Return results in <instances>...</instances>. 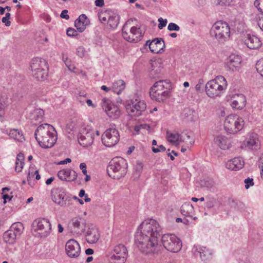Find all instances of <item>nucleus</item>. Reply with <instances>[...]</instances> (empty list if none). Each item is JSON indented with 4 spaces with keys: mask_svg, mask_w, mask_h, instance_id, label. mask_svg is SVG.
Listing matches in <instances>:
<instances>
[{
    "mask_svg": "<svg viewBox=\"0 0 263 263\" xmlns=\"http://www.w3.org/2000/svg\"><path fill=\"white\" fill-rule=\"evenodd\" d=\"M162 228L158 222L152 218L144 220L135 235V243L139 250L145 254L154 253L158 245V236Z\"/></svg>",
    "mask_w": 263,
    "mask_h": 263,
    "instance_id": "nucleus-1",
    "label": "nucleus"
},
{
    "mask_svg": "<svg viewBox=\"0 0 263 263\" xmlns=\"http://www.w3.org/2000/svg\"><path fill=\"white\" fill-rule=\"evenodd\" d=\"M34 136L39 145L44 148L52 147L57 140L55 128L47 123L38 126L35 131Z\"/></svg>",
    "mask_w": 263,
    "mask_h": 263,
    "instance_id": "nucleus-2",
    "label": "nucleus"
},
{
    "mask_svg": "<svg viewBox=\"0 0 263 263\" xmlns=\"http://www.w3.org/2000/svg\"><path fill=\"white\" fill-rule=\"evenodd\" d=\"M170 82L168 80H159L151 88L149 95L151 98L158 102H163L170 96Z\"/></svg>",
    "mask_w": 263,
    "mask_h": 263,
    "instance_id": "nucleus-3",
    "label": "nucleus"
},
{
    "mask_svg": "<svg viewBox=\"0 0 263 263\" xmlns=\"http://www.w3.org/2000/svg\"><path fill=\"white\" fill-rule=\"evenodd\" d=\"M127 163L122 157H115L109 162L107 168L108 175L115 179H119L127 173Z\"/></svg>",
    "mask_w": 263,
    "mask_h": 263,
    "instance_id": "nucleus-4",
    "label": "nucleus"
},
{
    "mask_svg": "<svg viewBox=\"0 0 263 263\" xmlns=\"http://www.w3.org/2000/svg\"><path fill=\"white\" fill-rule=\"evenodd\" d=\"M210 33L219 43L223 44L230 39V27L225 22H217L212 26Z\"/></svg>",
    "mask_w": 263,
    "mask_h": 263,
    "instance_id": "nucleus-5",
    "label": "nucleus"
},
{
    "mask_svg": "<svg viewBox=\"0 0 263 263\" xmlns=\"http://www.w3.org/2000/svg\"><path fill=\"white\" fill-rule=\"evenodd\" d=\"M227 86L226 79L222 76H218L206 84L205 91L209 97L215 98L220 96Z\"/></svg>",
    "mask_w": 263,
    "mask_h": 263,
    "instance_id": "nucleus-6",
    "label": "nucleus"
},
{
    "mask_svg": "<svg viewBox=\"0 0 263 263\" xmlns=\"http://www.w3.org/2000/svg\"><path fill=\"white\" fill-rule=\"evenodd\" d=\"M33 77L39 81H43L48 76V67L45 60L35 58L32 60L30 64Z\"/></svg>",
    "mask_w": 263,
    "mask_h": 263,
    "instance_id": "nucleus-7",
    "label": "nucleus"
},
{
    "mask_svg": "<svg viewBox=\"0 0 263 263\" xmlns=\"http://www.w3.org/2000/svg\"><path fill=\"white\" fill-rule=\"evenodd\" d=\"M244 121L236 115H230L225 119L224 128L229 134H234L241 130L243 127Z\"/></svg>",
    "mask_w": 263,
    "mask_h": 263,
    "instance_id": "nucleus-8",
    "label": "nucleus"
},
{
    "mask_svg": "<svg viewBox=\"0 0 263 263\" xmlns=\"http://www.w3.org/2000/svg\"><path fill=\"white\" fill-rule=\"evenodd\" d=\"M161 242L163 247L172 252H178L182 247V243L179 238L172 234H166L162 235Z\"/></svg>",
    "mask_w": 263,
    "mask_h": 263,
    "instance_id": "nucleus-9",
    "label": "nucleus"
},
{
    "mask_svg": "<svg viewBox=\"0 0 263 263\" xmlns=\"http://www.w3.org/2000/svg\"><path fill=\"white\" fill-rule=\"evenodd\" d=\"M99 132L97 130L91 129L89 127L84 128L79 135V142L83 147H88L92 144L95 137H99Z\"/></svg>",
    "mask_w": 263,
    "mask_h": 263,
    "instance_id": "nucleus-10",
    "label": "nucleus"
},
{
    "mask_svg": "<svg viewBox=\"0 0 263 263\" xmlns=\"http://www.w3.org/2000/svg\"><path fill=\"white\" fill-rule=\"evenodd\" d=\"M120 135L119 131L114 127L107 129L102 135V143L107 147H111L115 145L119 141Z\"/></svg>",
    "mask_w": 263,
    "mask_h": 263,
    "instance_id": "nucleus-11",
    "label": "nucleus"
},
{
    "mask_svg": "<svg viewBox=\"0 0 263 263\" xmlns=\"http://www.w3.org/2000/svg\"><path fill=\"white\" fill-rule=\"evenodd\" d=\"M52 199L57 204L66 208L72 205L71 197L67 194L62 188H57L52 195Z\"/></svg>",
    "mask_w": 263,
    "mask_h": 263,
    "instance_id": "nucleus-12",
    "label": "nucleus"
},
{
    "mask_svg": "<svg viewBox=\"0 0 263 263\" xmlns=\"http://www.w3.org/2000/svg\"><path fill=\"white\" fill-rule=\"evenodd\" d=\"M101 106L110 118L116 119L120 117L121 111L119 108L109 99L103 98L102 100Z\"/></svg>",
    "mask_w": 263,
    "mask_h": 263,
    "instance_id": "nucleus-13",
    "label": "nucleus"
},
{
    "mask_svg": "<svg viewBox=\"0 0 263 263\" xmlns=\"http://www.w3.org/2000/svg\"><path fill=\"white\" fill-rule=\"evenodd\" d=\"M146 108V104L144 101L140 100L138 98L132 100L131 104L126 107L127 112L131 116L139 117L142 115Z\"/></svg>",
    "mask_w": 263,
    "mask_h": 263,
    "instance_id": "nucleus-14",
    "label": "nucleus"
},
{
    "mask_svg": "<svg viewBox=\"0 0 263 263\" xmlns=\"http://www.w3.org/2000/svg\"><path fill=\"white\" fill-rule=\"evenodd\" d=\"M33 224H36L37 231L41 237H47L51 232V224L47 218H38L33 222Z\"/></svg>",
    "mask_w": 263,
    "mask_h": 263,
    "instance_id": "nucleus-15",
    "label": "nucleus"
},
{
    "mask_svg": "<svg viewBox=\"0 0 263 263\" xmlns=\"http://www.w3.org/2000/svg\"><path fill=\"white\" fill-rule=\"evenodd\" d=\"M125 27L122 29V36L123 38L129 42L136 43L140 41L143 34L139 28L134 26L130 28L129 34L125 31Z\"/></svg>",
    "mask_w": 263,
    "mask_h": 263,
    "instance_id": "nucleus-16",
    "label": "nucleus"
},
{
    "mask_svg": "<svg viewBox=\"0 0 263 263\" xmlns=\"http://www.w3.org/2000/svg\"><path fill=\"white\" fill-rule=\"evenodd\" d=\"M68 227L72 232L81 234L85 229V220L79 217H74L69 222Z\"/></svg>",
    "mask_w": 263,
    "mask_h": 263,
    "instance_id": "nucleus-17",
    "label": "nucleus"
},
{
    "mask_svg": "<svg viewBox=\"0 0 263 263\" xmlns=\"http://www.w3.org/2000/svg\"><path fill=\"white\" fill-rule=\"evenodd\" d=\"M65 251L69 257L76 258L80 255L81 252L80 246L76 240L70 239L66 243Z\"/></svg>",
    "mask_w": 263,
    "mask_h": 263,
    "instance_id": "nucleus-18",
    "label": "nucleus"
},
{
    "mask_svg": "<svg viewBox=\"0 0 263 263\" xmlns=\"http://www.w3.org/2000/svg\"><path fill=\"white\" fill-rule=\"evenodd\" d=\"M241 63V57L238 55L231 54L225 63L227 70L234 71L238 69Z\"/></svg>",
    "mask_w": 263,
    "mask_h": 263,
    "instance_id": "nucleus-19",
    "label": "nucleus"
},
{
    "mask_svg": "<svg viewBox=\"0 0 263 263\" xmlns=\"http://www.w3.org/2000/svg\"><path fill=\"white\" fill-rule=\"evenodd\" d=\"M245 145L249 149L254 150L259 147L258 135L254 133H249L244 142Z\"/></svg>",
    "mask_w": 263,
    "mask_h": 263,
    "instance_id": "nucleus-20",
    "label": "nucleus"
},
{
    "mask_svg": "<svg viewBox=\"0 0 263 263\" xmlns=\"http://www.w3.org/2000/svg\"><path fill=\"white\" fill-rule=\"evenodd\" d=\"M151 51L154 53H159L163 51L165 43L162 38H155L148 44Z\"/></svg>",
    "mask_w": 263,
    "mask_h": 263,
    "instance_id": "nucleus-21",
    "label": "nucleus"
},
{
    "mask_svg": "<svg viewBox=\"0 0 263 263\" xmlns=\"http://www.w3.org/2000/svg\"><path fill=\"white\" fill-rule=\"evenodd\" d=\"M246 98L242 94H236L231 99V105L233 108L241 109L246 105Z\"/></svg>",
    "mask_w": 263,
    "mask_h": 263,
    "instance_id": "nucleus-22",
    "label": "nucleus"
},
{
    "mask_svg": "<svg viewBox=\"0 0 263 263\" xmlns=\"http://www.w3.org/2000/svg\"><path fill=\"white\" fill-rule=\"evenodd\" d=\"M77 176V173L74 170L69 168L62 170L58 173V176L61 180L68 181L75 180Z\"/></svg>",
    "mask_w": 263,
    "mask_h": 263,
    "instance_id": "nucleus-23",
    "label": "nucleus"
},
{
    "mask_svg": "<svg viewBox=\"0 0 263 263\" xmlns=\"http://www.w3.org/2000/svg\"><path fill=\"white\" fill-rule=\"evenodd\" d=\"M87 241L89 243L97 242L100 238V234L98 230L95 227H89L86 233Z\"/></svg>",
    "mask_w": 263,
    "mask_h": 263,
    "instance_id": "nucleus-24",
    "label": "nucleus"
},
{
    "mask_svg": "<svg viewBox=\"0 0 263 263\" xmlns=\"http://www.w3.org/2000/svg\"><path fill=\"white\" fill-rule=\"evenodd\" d=\"M89 23V20L87 16L84 14H82L75 21L74 25L78 31L82 32Z\"/></svg>",
    "mask_w": 263,
    "mask_h": 263,
    "instance_id": "nucleus-25",
    "label": "nucleus"
},
{
    "mask_svg": "<svg viewBox=\"0 0 263 263\" xmlns=\"http://www.w3.org/2000/svg\"><path fill=\"white\" fill-rule=\"evenodd\" d=\"M245 43L248 48L251 49H258L261 45L260 41L257 36L250 34H247L245 40Z\"/></svg>",
    "mask_w": 263,
    "mask_h": 263,
    "instance_id": "nucleus-26",
    "label": "nucleus"
},
{
    "mask_svg": "<svg viewBox=\"0 0 263 263\" xmlns=\"http://www.w3.org/2000/svg\"><path fill=\"white\" fill-rule=\"evenodd\" d=\"M244 161L240 157L234 158L229 160L226 163L227 168L231 170H238L243 167Z\"/></svg>",
    "mask_w": 263,
    "mask_h": 263,
    "instance_id": "nucleus-27",
    "label": "nucleus"
},
{
    "mask_svg": "<svg viewBox=\"0 0 263 263\" xmlns=\"http://www.w3.org/2000/svg\"><path fill=\"white\" fill-rule=\"evenodd\" d=\"M117 255H120L123 258H127L128 251L126 247L123 244H118L116 245L114 249L110 252Z\"/></svg>",
    "mask_w": 263,
    "mask_h": 263,
    "instance_id": "nucleus-28",
    "label": "nucleus"
},
{
    "mask_svg": "<svg viewBox=\"0 0 263 263\" xmlns=\"http://www.w3.org/2000/svg\"><path fill=\"white\" fill-rule=\"evenodd\" d=\"M196 251L199 254L201 260L206 261L212 258V253L210 250L204 247H198L196 248Z\"/></svg>",
    "mask_w": 263,
    "mask_h": 263,
    "instance_id": "nucleus-29",
    "label": "nucleus"
},
{
    "mask_svg": "<svg viewBox=\"0 0 263 263\" xmlns=\"http://www.w3.org/2000/svg\"><path fill=\"white\" fill-rule=\"evenodd\" d=\"M119 15L116 12H111L109 16H108L107 24L111 28L115 29L119 23Z\"/></svg>",
    "mask_w": 263,
    "mask_h": 263,
    "instance_id": "nucleus-30",
    "label": "nucleus"
},
{
    "mask_svg": "<svg viewBox=\"0 0 263 263\" xmlns=\"http://www.w3.org/2000/svg\"><path fill=\"white\" fill-rule=\"evenodd\" d=\"M214 141L215 143L222 149H226L229 148V140L226 136L218 135L215 138Z\"/></svg>",
    "mask_w": 263,
    "mask_h": 263,
    "instance_id": "nucleus-31",
    "label": "nucleus"
},
{
    "mask_svg": "<svg viewBox=\"0 0 263 263\" xmlns=\"http://www.w3.org/2000/svg\"><path fill=\"white\" fill-rule=\"evenodd\" d=\"M191 132L184 131L180 134V142H185L187 145H192L194 143Z\"/></svg>",
    "mask_w": 263,
    "mask_h": 263,
    "instance_id": "nucleus-32",
    "label": "nucleus"
},
{
    "mask_svg": "<svg viewBox=\"0 0 263 263\" xmlns=\"http://www.w3.org/2000/svg\"><path fill=\"white\" fill-rule=\"evenodd\" d=\"M194 212V208L190 202H185L181 206V213L186 217H191Z\"/></svg>",
    "mask_w": 263,
    "mask_h": 263,
    "instance_id": "nucleus-33",
    "label": "nucleus"
},
{
    "mask_svg": "<svg viewBox=\"0 0 263 263\" xmlns=\"http://www.w3.org/2000/svg\"><path fill=\"white\" fill-rule=\"evenodd\" d=\"M4 240L5 242L13 244L15 242L16 239L18 238L16 234L12 232L10 229L6 231L3 235Z\"/></svg>",
    "mask_w": 263,
    "mask_h": 263,
    "instance_id": "nucleus-34",
    "label": "nucleus"
},
{
    "mask_svg": "<svg viewBox=\"0 0 263 263\" xmlns=\"http://www.w3.org/2000/svg\"><path fill=\"white\" fill-rule=\"evenodd\" d=\"M9 135L11 138L14 139L18 142H22L25 140L24 136L22 132L17 129H11L9 133Z\"/></svg>",
    "mask_w": 263,
    "mask_h": 263,
    "instance_id": "nucleus-35",
    "label": "nucleus"
},
{
    "mask_svg": "<svg viewBox=\"0 0 263 263\" xmlns=\"http://www.w3.org/2000/svg\"><path fill=\"white\" fill-rule=\"evenodd\" d=\"M10 229L19 238L23 232L24 226L21 222H15L11 225Z\"/></svg>",
    "mask_w": 263,
    "mask_h": 263,
    "instance_id": "nucleus-36",
    "label": "nucleus"
},
{
    "mask_svg": "<svg viewBox=\"0 0 263 263\" xmlns=\"http://www.w3.org/2000/svg\"><path fill=\"white\" fill-rule=\"evenodd\" d=\"M125 87V84L124 82L122 80H119L112 84L111 89L114 92L119 94L124 89Z\"/></svg>",
    "mask_w": 263,
    "mask_h": 263,
    "instance_id": "nucleus-37",
    "label": "nucleus"
},
{
    "mask_svg": "<svg viewBox=\"0 0 263 263\" xmlns=\"http://www.w3.org/2000/svg\"><path fill=\"white\" fill-rule=\"evenodd\" d=\"M109 263H125L127 258L110 252L108 255Z\"/></svg>",
    "mask_w": 263,
    "mask_h": 263,
    "instance_id": "nucleus-38",
    "label": "nucleus"
},
{
    "mask_svg": "<svg viewBox=\"0 0 263 263\" xmlns=\"http://www.w3.org/2000/svg\"><path fill=\"white\" fill-rule=\"evenodd\" d=\"M24 156L22 153H20L16 157L15 161V171L19 173L21 172L24 165Z\"/></svg>",
    "mask_w": 263,
    "mask_h": 263,
    "instance_id": "nucleus-39",
    "label": "nucleus"
},
{
    "mask_svg": "<svg viewBox=\"0 0 263 263\" xmlns=\"http://www.w3.org/2000/svg\"><path fill=\"white\" fill-rule=\"evenodd\" d=\"M180 134L173 133L169 131L166 132V138L167 141L171 143L179 144L180 143Z\"/></svg>",
    "mask_w": 263,
    "mask_h": 263,
    "instance_id": "nucleus-40",
    "label": "nucleus"
},
{
    "mask_svg": "<svg viewBox=\"0 0 263 263\" xmlns=\"http://www.w3.org/2000/svg\"><path fill=\"white\" fill-rule=\"evenodd\" d=\"M158 62L154 61L151 63V70L150 71V76L155 78V76L160 72L161 69L158 66Z\"/></svg>",
    "mask_w": 263,
    "mask_h": 263,
    "instance_id": "nucleus-41",
    "label": "nucleus"
},
{
    "mask_svg": "<svg viewBox=\"0 0 263 263\" xmlns=\"http://www.w3.org/2000/svg\"><path fill=\"white\" fill-rule=\"evenodd\" d=\"M111 11H103L98 13V18L102 24H106L107 22L108 16H109Z\"/></svg>",
    "mask_w": 263,
    "mask_h": 263,
    "instance_id": "nucleus-42",
    "label": "nucleus"
},
{
    "mask_svg": "<svg viewBox=\"0 0 263 263\" xmlns=\"http://www.w3.org/2000/svg\"><path fill=\"white\" fill-rule=\"evenodd\" d=\"M44 115V111L40 108L35 109L32 113V119L40 122Z\"/></svg>",
    "mask_w": 263,
    "mask_h": 263,
    "instance_id": "nucleus-43",
    "label": "nucleus"
},
{
    "mask_svg": "<svg viewBox=\"0 0 263 263\" xmlns=\"http://www.w3.org/2000/svg\"><path fill=\"white\" fill-rule=\"evenodd\" d=\"M256 69L257 72L263 77V58L256 63Z\"/></svg>",
    "mask_w": 263,
    "mask_h": 263,
    "instance_id": "nucleus-44",
    "label": "nucleus"
},
{
    "mask_svg": "<svg viewBox=\"0 0 263 263\" xmlns=\"http://www.w3.org/2000/svg\"><path fill=\"white\" fill-rule=\"evenodd\" d=\"M205 203V206L208 209L213 208L216 203V199L213 197H209Z\"/></svg>",
    "mask_w": 263,
    "mask_h": 263,
    "instance_id": "nucleus-45",
    "label": "nucleus"
},
{
    "mask_svg": "<svg viewBox=\"0 0 263 263\" xmlns=\"http://www.w3.org/2000/svg\"><path fill=\"white\" fill-rule=\"evenodd\" d=\"M167 29L170 31H178L180 30L179 26L175 23H170L168 24L167 26Z\"/></svg>",
    "mask_w": 263,
    "mask_h": 263,
    "instance_id": "nucleus-46",
    "label": "nucleus"
},
{
    "mask_svg": "<svg viewBox=\"0 0 263 263\" xmlns=\"http://www.w3.org/2000/svg\"><path fill=\"white\" fill-rule=\"evenodd\" d=\"M10 17V14L9 12H7L6 13L5 16L2 18V21L6 26H9L10 25L11 22L9 20Z\"/></svg>",
    "mask_w": 263,
    "mask_h": 263,
    "instance_id": "nucleus-47",
    "label": "nucleus"
},
{
    "mask_svg": "<svg viewBox=\"0 0 263 263\" xmlns=\"http://www.w3.org/2000/svg\"><path fill=\"white\" fill-rule=\"evenodd\" d=\"M158 28L160 30L162 29L164 27L166 26L167 21L166 19H163L162 17H160L158 18Z\"/></svg>",
    "mask_w": 263,
    "mask_h": 263,
    "instance_id": "nucleus-48",
    "label": "nucleus"
},
{
    "mask_svg": "<svg viewBox=\"0 0 263 263\" xmlns=\"http://www.w3.org/2000/svg\"><path fill=\"white\" fill-rule=\"evenodd\" d=\"M245 183V188L246 189H248L250 186H252L254 185L253 179L250 178L248 177L244 181Z\"/></svg>",
    "mask_w": 263,
    "mask_h": 263,
    "instance_id": "nucleus-49",
    "label": "nucleus"
},
{
    "mask_svg": "<svg viewBox=\"0 0 263 263\" xmlns=\"http://www.w3.org/2000/svg\"><path fill=\"white\" fill-rule=\"evenodd\" d=\"M254 5L260 12L263 13V1H254Z\"/></svg>",
    "mask_w": 263,
    "mask_h": 263,
    "instance_id": "nucleus-50",
    "label": "nucleus"
},
{
    "mask_svg": "<svg viewBox=\"0 0 263 263\" xmlns=\"http://www.w3.org/2000/svg\"><path fill=\"white\" fill-rule=\"evenodd\" d=\"M66 34L69 36H74L78 35L77 30L72 28H68L67 29Z\"/></svg>",
    "mask_w": 263,
    "mask_h": 263,
    "instance_id": "nucleus-51",
    "label": "nucleus"
},
{
    "mask_svg": "<svg viewBox=\"0 0 263 263\" xmlns=\"http://www.w3.org/2000/svg\"><path fill=\"white\" fill-rule=\"evenodd\" d=\"M6 98L0 96V110H4L6 105Z\"/></svg>",
    "mask_w": 263,
    "mask_h": 263,
    "instance_id": "nucleus-52",
    "label": "nucleus"
},
{
    "mask_svg": "<svg viewBox=\"0 0 263 263\" xmlns=\"http://www.w3.org/2000/svg\"><path fill=\"white\" fill-rule=\"evenodd\" d=\"M85 52V49L82 46H80L77 49V54L80 58H82L84 56Z\"/></svg>",
    "mask_w": 263,
    "mask_h": 263,
    "instance_id": "nucleus-53",
    "label": "nucleus"
},
{
    "mask_svg": "<svg viewBox=\"0 0 263 263\" xmlns=\"http://www.w3.org/2000/svg\"><path fill=\"white\" fill-rule=\"evenodd\" d=\"M165 150V147L162 145H159L158 148L155 147H152V151L155 153H159L160 152H164Z\"/></svg>",
    "mask_w": 263,
    "mask_h": 263,
    "instance_id": "nucleus-54",
    "label": "nucleus"
},
{
    "mask_svg": "<svg viewBox=\"0 0 263 263\" xmlns=\"http://www.w3.org/2000/svg\"><path fill=\"white\" fill-rule=\"evenodd\" d=\"M204 83L202 79H199L198 83L195 86V89L197 91H200L202 89V86Z\"/></svg>",
    "mask_w": 263,
    "mask_h": 263,
    "instance_id": "nucleus-55",
    "label": "nucleus"
},
{
    "mask_svg": "<svg viewBox=\"0 0 263 263\" xmlns=\"http://www.w3.org/2000/svg\"><path fill=\"white\" fill-rule=\"evenodd\" d=\"M63 60L64 61V62L65 63L66 66L70 70H71V65L70 64V60L68 59V58L67 57H64V56L63 57Z\"/></svg>",
    "mask_w": 263,
    "mask_h": 263,
    "instance_id": "nucleus-56",
    "label": "nucleus"
},
{
    "mask_svg": "<svg viewBox=\"0 0 263 263\" xmlns=\"http://www.w3.org/2000/svg\"><path fill=\"white\" fill-rule=\"evenodd\" d=\"M67 13H68L67 10H64L62 11V12L60 15V16L63 18H65L66 20H68L69 18V16L68 14H67Z\"/></svg>",
    "mask_w": 263,
    "mask_h": 263,
    "instance_id": "nucleus-57",
    "label": "nucleus"
},
{
    "mask_svg": "<svg viewBox=\"0 0 263 263\" xmlns=\"http://www.w3.org/2000/svg\"><path fill=\"white\" fill-rule=\"evenodd\" d=\"M80 168L82 170L84 175L87 174L86 164L85 163H81L80 164Z\"/></svg>",
    "mask_w": 263,
    "mask_h": 263,
    "instance_id": "nucleus-58",
    "label": "nucleus"
},
{
    "mask_svg": "<svg viewBox=\"0 0 263 263\" xmlns=\"http://www.w3.org/2000/svg\"><path fill=\"white\" fill-rule=\"evenodd\" d=\"M3 194V199L4 200V203H5L6 202L7 200H10L12 198V196H10L7 194Z\"/></svg>",
    "mask_w": 263,
    "mask_h": 263,
    "instance_id": "nucleus-59",
    "label": "nucleus"
},
{
    "mask_svg": "<svg viewBox=\"0 0 263 263\" xmlns=\"http://www.w3.org/2000/svg\"><path fill=\"white\" fill-rule=\"evenodd\" d=\"M259 167L261 169L260 174L261 177L263 176V158H261L259 161Z\"/></svg>",
    "mask_w": 263,
    "mask_h": 263,
    "instance_id": "nucleus-60",
    "label": "nucleus"
},
{
    "mask_svg": "<svg viewBox=\"0 0 263 263\" xmlns=\"http://www.w3.org/2000/svg\"><path fill=\"white\" fill-rule=\"evenodd\" d=\"M142 127V126H141V124L140 125H136L135 128H134V131L135 132V134H139L140 131L141 129V127Z\"/></svg>",
    "mask_w": 263,
    "mask_h": 263,
    "instance_id": "nucleus-61",
    "label": "nucleus"
},
{
    "mask_svg": "<svg viewBox=\"0 0 263 263\" xmlns=\"http://www.w3.org/2000/svg\"><path fill=\"white\" fill-rule=\"evenodd\" d=\"M71 161V159L70 158H66L65 159V160H62V161H61L59 163V164H67V163H69Z\"/></svg>",
    "mask_w": 263,
    "mask_h": 263,
    "instance_id": "nucleus-62",
    "label": "nucleus"
},
{
    "mask_svg": "<svg viewBox=\"0 0 263 263\" xmlns=\"http://www.w3.org/2000/svg\"><path fill=\"white\" fill-rule=\"evenodd\" d=\"M141 126H142V127H141L142 130L145 129L147 130H149L151 129V127L146 124H141Z\"/></svg>",
    "mask_w": 263,
    "mask_h": 263,
    "instance_id": "nucleus-63",
    "label": "nucleus"
},
{
    "mask_svg": "<svg viewBox=\"0 0 263 263\" xmlns=\"http://www.w3.org/2000/svg\"><path fill=\"white\" fill-rule=\"evenodd\" d=\"M258 25L259 26L260 29L263 31V19L259 20L258 22Z\"/></svg>",
    "mask_w": 263,
    "mask_h": 263,
    "instance_id": "nucleus-64",
    "label": "nucleus"
}]
</instances>
